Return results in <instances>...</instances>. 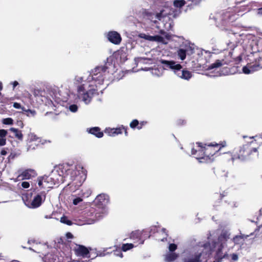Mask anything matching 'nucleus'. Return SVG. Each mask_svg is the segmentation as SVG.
Instances as JSON below:
<instances>
[{
	"label": "nucleus",
	"mask_w": 262,
	"mask_h": 262,
	"mask_svg": "<svg viewBox=\"0 0 262 262\" xmlns=\"http://www.w3.org/2000/svg\"><path fill=\"white\" fill-rule=\"evenodd\" d=\"M85 179L86 173L82 167L64 164L55 167L49 176L38 177L36 182L40 189H45L62 183L65 181H71L73 185L79 186Z\"/></svg>",
	"instance_id": "f257e3e1"
},
{
	"label": "nucleus",
	"mask_w": 262,
	"mask_h": 262,
	"mask_svg": "<svg viewBox=\"0 0 262 262\" xmlns=\"http://www.w3.org/2000/svg\"><path fill=\"white\" fill-rule=\"evenodd\" d=\"M111 60L107 58L104 66H97L92 70L87 77L88 82H94L96 86L102 84L109 75L110 69L114 67Z\"/></svg>",
	"instance_id": "f03ea898"
},
{
	"label": "nucleus",
	"mask_w": 262,
	"mask_h": 262,
	"mask_svg": "<svg viewBox=\"0 0 262 262\" xmlns=\"http://www.w3.org/2000/svg\"><path fill=\"white\" fill-rule=\"evenodd\" d=\"M237 36H240V35L235 33L231 34L230 36V40L227 42L228 49H230V51L229 52L228 55V56H229V58H226L222 60H216L214 63L209 66L208 69L212 70L215 69L216 70L224 65L229 64L232 61L231 59L232 58V53L231 51H233L237 46Z\"/></svg>",
	"instance_id": "7ed1b4c3"
},
{
	"label": "nucleus",
	"mask_w": 262,
	"mask_h": 262,
	"mask_svg": "<svg viewBox=\"0 0 262 262\" xmlns=\"http://www.w3.org/2000/svg\"><path fill=\"white\" fill-rule=\"evenodd\" d=\"M198 247L200 249L195 252L188 253L183 259V262H202L201 257L204 254H210L211 251V247L209 242L205 243H199Z\"/></svg>",
	"instance_id": "20e7f679"
},
{
	"label": "nucleus",
	"mask_w": 262,
	"mask_h": 262,
	"mask_svg": "<svg viewBox=\"0 0 262 262\" xmlns=\"http://www.w3.org/2000/svg\"><path fill=\"white\" fill-rule=\"evenodd\" d=\"M97 90L93 87V84H82L77 88L78 99L85 104H89Z\"/></svg>",
	"instance_id": "39448f33"
},
{
	"label": "nucleus",
	"mask_w": 262,
	"mask_h": 262,
	"mask_svg": "<svg viewBox=\"0 0 262 262\" xmlns=\"http://www.w3.org/2000/svg\"><path fill=\"white\" fill-rule=\"evenodd\" d=\"M239 15L242 14H236L233 11H223L216 14L215 16H213V18L217 26H226L236 20Z\"/></svg>",
	"instance_id": "423d86ee"
},
{
	"label": "nucleus",
	"mask_w": 262,
	"mask_h": 262,
	"mask_svg": "<svg viewBox=\"0 0 262 262\" xmlns=\"http://www.w3.org/2000/svg\"><path fill=\"white\" fill-rule=\"evenodd\" d=\"M84 212L85 213L83 215V220H79V222L77 223V225L92 224L105 215L102 214L100 210L97 208H91L89 210H86Z\"/></svg>",
	"instance_id": "0eeeda50"
},
{
	"label": "nucleus",
	"mask_w": 262,
	"mask_h": 262,
	"mask_svg": "<svg viewBox=\"0 0 262 262\" xmlns=\"http://www.w3.org/2000/svg\"><path fill=\"white\" fill-rule=\"evenodd\" d=\"M235 153L237 155V158L242 161L250 158V156L253 154H255V156H258L257 148H251L248 144L243 145L240 149H237Z\"/></svg>",
	"instance_id": "6e6552de"
},
{
	"label": "nucleus",
	"mask_w": 262,
	"mask_h": 262,
	"mask_svg": "<svg viewBox=\"0 0 262 262\" xmlns=\"http://www.w3.org/2000/svg\"><path fill=\"white\" fill-rule=\"evenodd\" d=\"M250 46L253 53H259L258 58L256 59L254 65L257 70L259 68L261 69L262 68V37H259L255 40H253Z\"/></svg>",
	"instance_id": "1a4fd4ad"
},
{
	"label": "nucleus",
	"mask_w": 262,
	"mask_h": 262,
	"mask_svg": "<svg viewBox=\"0 0 262 262\" xmlns=\"http://www.w3.org/2000/svg\"><path fill=\"white\" fill-rule=\"evenodd\" d=\"M196 148H191V154L199 160L200 163H206L210 161V158L206 156L205 152V147H203L202 143L197 142Z\"/></svg>",
	"instance_id": "9d476101"
},
{
	"label": "nucleus",
	"mask_w": 262,
	"mask_h": 262,
	"mask_svg": "<svg viewBox=\"0 0 262 262\" xmlns=\"http://www.w3.org/2000/svg\"><path fill=\"white\" fill-rule=\"evenodd\" d=\"M108 201V196L105 194H100L97 195L94 201L96 208L100 210L102 214L105 215L107 212L106 205Z\"/></svg>",
	"instance_id": "9b49d317"
},
{
	"label": "nucleus",
	"mask_w": 262,
	"mask_h": 262,
	"mask_svg": "<svg viewBox=\"0 0 262 262\" xmlns=\"http://www.w3.org/2000/svg\"><path fill=\"white\" fill-rule=\"evenodd\" d=\"M49 190L42 191L38 193L33 199L31 202L26 204V205L31 208H36L39 207L45 201L46 197L47 192Z\"/></svg>",
	"instance_id": "f8f14e48"
},
{
	"label": "nucleus",
	"mask_w": 262,
	"mask_h": 262,
	"mask_svg": "<svg viewBox=\"0 0 262 262\" xmlns=\"http://www.w3.org/2000/svg\"><path fill=\"white\" fill-rule=\"evenodd\" d=\"M160 62L162 64L164 70H171L174 74L178 73V71L182 69V66L174 60L161 59Z\"/></svg>",
	"instance_id": "ddd939ff"
},
{
	"label": "nucleus",
	"mask_w": 262,
	"mask_h": 262,
	"mask_svg": "<svg viewBox=\"0 0 262 262\" xmlns=\"http://www.w3.org/2000/svg\"><path fill=\"white\" fill-rule=\"evenodd\" d=\"M230 234L229 230L223 229L218 237L217 242L212 241L211 244H210L212 248L211 251L216 247V245L223 244L224 246L226 242L230 238Z\"/></svg>",
	"instance_id": "4468645a"
},
{
	"label": "nucleus",
	"mask_w": 262,
	"mask_h": 262,
	"mask_svg": "<svg viewBox=\"0 0 262 262\" xmlns=\"http://www.w3.org/2000/svg\"><path fill=\"white\" fill-rule=\"evenodd\" d=\"M75 254L77 256H80L82 258H90V254L89 249L83 245H78V247L75 249Z\"/></svg>",
	"instance_id": "2eb2a0df"
},
{
	"label": "nucleus",
	"mask_w": 262,
	"mask_h": 262,
	"mask_svg": "<svg viewBox=\"0 0 262 262\" xmlns=\"http://www.w3.org/2000/svg\"><path fill=\"white\" fill-rule=\"evenodd\" d=\"M108 40L115 45H119L121 41V37L119 33L116 31H110L107 34Z\"/></svg>",
	"instance_id": "dca6fc26"
},
{
	"label": "nucleus",
	"mask_w": 262,
	"mask_h": 262,
	"mask_svg": "<svg viewBox=\"0 0 262 262\" xmlns=\"http://www.w3.org/2000/svg\"><path fill=\"white\" fill-rule=\"evenodd\" d=\"M37 173L34 169H28L19 174L17 179L21 180L30 179L32 177H35Z\"/></svg>",
	"instance_id": "f3484780"
},
{
	"label": "nucleus",
	"mask_w": 262,
	"mask_h": 262,
	"mask_svg": "<svg viewBox=\"0 0 262 262\" xmlns=\"http://www.w3.org/2000/svg\"><path fill=\"white\" fill-rule=\"evenodd\" d=\"M139 36L141 38H143L145 40L150 41H157L159 42H162L164 40L163 37L160 35L151 36L147 35L145 33H141L139 35Z\"/></svg>",
	"instance_id": "a211bd4d"
},
{
	"label": "nucleus",
	"mask_w": 262,
	"mask_h": 262,
	"mask_svg": "<svg viewBox=\"0 0 262 262\" xmlns=\"http://www.w3.org/2000/svg\"><path fill=\"white\" fill-rule=\"evenodd\" d=\"M163 10H161L159 13H154L148 12L147 13V18L154 24H156L158 20H160L164 17L163 15Z\"/></svg>",
	"instance_id": "6ab92c4d"
},
{
	"label": "nucleus",
	"mask_w": 262,
	"mask_h": 262,
	"mask_svg": "<svg viewBox=\"0 0 262 262\" xmlns=\"http://www.w3.org/2000/svg\"><path fill=\"white\" fill-rule=\"evenodd\" d=\"M176 75L184 80H189L192 76V73L189 71L183 69H180L176 74Z\"/></svg>",
	"instance_id": "aec40b11"
},
{
	"label": "nucleus",
	"mask_w": 262,
	"mask_h": 262,
	"mask_svg": "<svg viewBox=\"0 0 262 262\" xmlns=\"http://www.w3.org/2000/svg\"><path fill=\"white\" fill-rule=\"evenodd\" d=\"M216 246H218V248L216 250L214 259L216 262H221L224 258L226 257L227 254H224L222 252V249L224 246L223 244L216 245Z\"/></svg>",
	"instance_id": "412c9836"
},
{
	"label": "nucleus",
	"mask_w": 262,
	"mask_h": 262,
	"mask_svg": "<svg viewBox=\"0 0 262 262\" xmlns=\"http://www.w3.org/2000/svg\"><path fill=\"white\" fill-rule=\"evenodd\" d=\"M42 260L43 262H59L57 256L52 253L45 255Z\"/></svg>",
	"instance_id": "4be33fe9"
},
{
	"label": "nucleus",
	"mask_w": 262,
	"mask_h": 262,
	"mask_svg": "<svg viewBox=\"0 0 262 262\" xmlns=\"http://www.w3.org/2000/svg\"><path fill=\"white\" fill-rule=\"evenodd\" d=\"M179 255L175 252L167 253L164 256V260L166 262H172L177 259Z\"/></svg>",
	"instance_id": "5701e85b"
},
{
	"label": "nucleus",
	"mask_w": 262,
	"mask_h": 262,
	"mask_svg": "<svg viewBox=\"0 0 262 262\" xmlns=\"http://www.w3.org/2000/svg\"><path fill=\"white\" fill-rule=\"evenodd\" d=\"M242 70L244 74H249L253 73L255 71L257 70V69H256L254 64H247L246 66H244Z\"/></svg>",
	"instance_id": "b1692460"
},
{
	"label": "nucleus",
	"mask_w": 262,
	"mask_h": 262,
	"mask_svg": "<svg viewBox=\"0 0 262 262\" xmlns=\"http://www.w3.org/2000/svg\"><path fill=\"white\" fill-rule=\"evenodd\" d=\"M89 133L95 135L96 137L100 138L103 136L102 132L100 131V129L98 127H94L91 128L89 131Z\"/></svg>",
	"instance_id": "393cba45"
},
{
	"label": "nucleus",
	"mask_w": 262,
	"mask_h": 262,
	"mask_svg": "<svg viewBox=\"0 0 262 262\" xmlns=\"http://www.w3.org/2000/svg\"><path fill=\"white\" fill-rule=\"evenodd\" d=\"M27 142H35L36 144H40L41 139L40 138L37 137L34 133H30L28 135Z\"/></svg>",
	"instance_id": "a878e982"
},
{
	"label": "nucleus",
	"mask_w": 262,
	"mask_h": 262,
	"mask_svg": "<svg viewBox=\"0 0 262 262\" xmlns=\"http://www.w3.org/2000/svg\"><path fill=\"white\" fill-rule=\"evenodd\" d=\"M249 235H246L245 234H242L241 235L235 236L231 240L234 243V244H239L244 241L245 239L249 237Z\"/></svg>",
	"instance_id": "bb28decb"
},
{
	"label": "nucleus",
	"mask_w": 262,
	"mask_h": 262,
	"mask_svg": "<svg viewBox=\"0 0 262 262\" xmlns=\"http://www.w3.org/2000/svg\"><path fill=\"white\" fill-rule=\"evenodd\" d=\"M185 49L187 52V54L191 55L194 52L195 46L193 44H191L188 42L185 45Z\"/></svg>",
	"instance_id": "cd10ccee"
},
{
	"label": "nucleus",
	"mask_w": 262,
	"mask_h": 262,
	"mask_svg": "<svg viewBox=\"0 0 262 262\" xmlns=\"http://www.w3.org/2000/svg\"><path fill=\"white\" fill-rule=\"evenodd\" d=\"M10 130L13 132L15 136L18 139L20 140H22L23 138V135L20 130H19L18 129L12 127L10 129Z\"/></svg>",
	"instance_id": "c85d7f7f"
},
{
	"label": "nucleus",
	"mask_w": 262,
	"mask_h": 262,
	"mask_svg": "<svg viewBox=\"0 0 262 262\" xmlns=\"http://www.w3.org/2000/svg\"><path fill=\"white\" fill-rule=\"evenodd\" d=\"M124 129V127H118L116 128H112L110 129V132H108L109 135L112 136H115L118 134H120L122 133V129Z\"/></svg>",
	"instance_id": "c756f323"
},
{
	"label": "nucleus",
	"mask_w": 262,
	"mask_h": 262,
	"mask_svg": "<svg viewBox=\"0 0 262 262\" xmlns=\"http://www.w3.org/2000/svg\"><path fill=\"white\" fill-rule=\"evenodd\" d=\"M178 55L180 58L183 60L186 58V55L187 54V52L185 50V48H180L178 51Z\"/></svg>",
	"instance_id": "7c9ffc66"
},
{
	"label": "nucleus",
	"mask_w": 262,
	"mask_h": 262,
	"mask_svg": "<svg viewBox=\"0 0 262 262\" xmlns=\"http://www.w3.org/2000/svg\"><path fill=\"white\" fill-rule=\"evenodd\" d=\"M22 110L26 113V114L28 117H34L36 114V112L35 110L30 109L26 110L24 107L22 108Z\"/></svg>",
	"instance_id": "2f4dec72"
},
{
	"label": "nucleus",
	"mask_w": 262,
	"mask_h": 262,
	"mask_svg": "<svg viewBox=\"0 0 262 262\" xmlns=\"http://www.w3.org/2000/svg\"><path fill=\"white\" fill-rule=\"evenodd\" d=\"M85 79V77H81V76H76L75 77V81L77 82V83H82L83 82H84V83L83 84H88V86L89 85V84H91V82H88V81L87 80V78L86 79Z\"/></svg>",
	"instance_id": "473e14b6"
},
{
	"label": "nucleus",
	"mask_w": 262,
	"mask_h": 262,
	"mask_svg": "<svg viewBox=\"0 0 262 262\" xmlns=\"http://www.w3.org/2000/svg\"><path fill=\"white\" fill-rule=\"evenodd\" d=\"M185 4V0H175L173 1V6L177 8H181Z\"/></svg>",
	"instance_id": "72a5a7b5"
},
{
	"label": "nucleus",
	"mask_w": 262,
	"mask_h": 262,
	"mask_svg": "<svg viewBox=\"0 0 262 262\" xmlns=\"http://www.w3.org/2000/svg\"><path fill=\"white\" fill-rule=\"evenodd\" d=\"M61 223L66 224L67 225H72L73 224V222L70 220L68 217L66 216H63L60 218Z\"/></svg>",
	"instance_id": "f704fd0d"
},
{
	"label": "nucleus",
	"mask_w": 262,
	"mask_h": 262,
	"mask_svg": "<svg viewBox=\"0 0 262 262\" xmlns=\"http://www.w3.org/2000/svg\"><path fill=\"white\" fill-rule=\"evenodd\" d=\"M40 144H36L35 142H27V150H34L37 146L39 145Z\"/></svg>",
	"instance_id": "c9c22d12"
},
{
	"label": "nucleus",
	"mask_w": 262,
	"mask_h": 262,
	"mask_svg": "<svg viewBox=\"0 0 262 262\" xmlns=\"http://www.w3.org/2000/svg\"><path fill=\"white\" fill-rule=\"evenodd\" d=\"M134 247V245L133 244H124L122 246V250L123 251H127Z\"/></svg>",
	"instance_id": "e433bc0d"
},
{
	"label": "nucleus",
	"mask_w": 262,
	"mask_h": 262,
	"mask_svg": "<svg viewBox=\"0 0 262 262\" xmlns=\"http://www.w3.org/2000/svg\"><path fill=\"white\" fill-rule=\"evenodd\" d=\"M78 106L77 104H70L69 106V110L72 113H76L78 111Z\"/></svg>",
	"instance_id": "4c0bfd02"
},
{
	"label": "nucleus",
	"mask_w": 262,
	"mask_h": 262,
	"mask_svg": "<svg viewBox=\"0 0 262 262\" xmlns=\"http://www.w3.org/2000/svg\"><path fill=\"white\" fill-rule=\"evenodd\" d=\"M2 122L4 124L12 125L13 123V120L11 118H7L4 119L2 121Z\"/></svg>",
	"instance_id": "58836bf2"
},
{
	"label": "nucleus",
	"mask_w": 262,
	"mask_h": 262,
	"mask_svg": "<svg viewBox=\"0 0 262 262\" xmlns=\"http://www.w3.org/2000/svg\"><path fill=\"white\" fill-rule=\"evenodd\" d=\"M114 255L116 256H119L121 258L123 257V254L121 252V250L120 249H116V250L113 251Z\"/></svg>",
	"instance_id": "ea45409f"
},
{
	"label": "nucleus",
	"mask_w": 262,
	"mask_h": 262,
	"mask_svg": "<svg viewBox=\"0 0 262 262\" xmlns=\"http://www.w3.org/2000/svg\"><path fill=\"white\" fill-rule=\"evenodd\" d=\"M177 249V245L175 244H170L168 246V249L170 252H173Z\"/></svg>",
	"instance_id": "a19ab883"
},
{
	"label": "nucleus",
	"mask_w": 262,
	"mask_h": 262,
	"mask_svg": "<svg viewBox=\"0 0 262 262\" xmlns=\"http://www.w3.org/2000/svg\"><path fill=\"white\" fill-rule=\"evenodd\" d=\"M141 236V233L139 231L133 232L131 234L132 238H138Z\"/></svg>",
	"instance_id": "79ce46f5"
},
{
	"label": "nucleus",
	"mask_w": 262,
	"mask_h": 262,
	"mask_svg": "<svg viewBox=\"0 0 262 262\" xmlns=\"http://www.w3.org/2000/svg\"><path fill=\"white\" fill-rule=\"evenodd\" d=\"M138 124H139V121L135 119L130 122V127L132 128H134L136 127H137Z\"/></svg>",
	"instance_id": "37998d69"
},
{
	"label": "nucleus",
	"mask_w": 262,
	"mask_h": 262,
	"mask_svg": "<svg viewBox=\"0 0 262 262\" xmlns=\"http://www.w3.org/2000/svg\"><path fill=\"white\" fill-rule=\"evenodd\" d=\"M82 201V199L80 197H77L73 199V203L75 205H78L79 203Z\"/></svg>",
	"instance_id": "c03bdc74"
},
{
	"label": "nucleus",
	"mask_w": 262,
	"mask_h": 262,
	"mask_svg": "<svg viewBox=\"0 0 262 262\" xmlns=\"http://www.w3.org/2000/svg\"><path fill=\"white\" fill-rule=\"evenodd\" d=\"M105 250L102 251H98L97 252V256L100 257H103L105 256L106 254H109V252L105 253Z\"/></svg>",
	"instance_id": "a18cd8bd"
},
{
	"label": "nucleus",
	"mask_w": 262,
	"mask_h": 262,
	"mask_svg": "<svg viewBox=\"0 0 262 262\" xmlns=\"http://www.w3.org/2000/svg\"><path fill=\"white\" fill-rule=\"evenodd\" d=\"M20 186L23 188H25V189L29 188L30 187V183L28 182L24 181L20 183Z\"/></svg>",
	"instance_id": "49530a36"
},
{
	"label": "nucleus",
	"mask_w": 262,
	"mask_h": 262,
	"mask_svg": "<svg viewBox=\"0 0 262 262\" xmlns=\"http://www.w3.org/2000/svg\"><path fill=\"white\" fill-rule=\"evenodd\" d=\"M7 134V131L5 129H0V138H5Z\"/></svg>",
	"instance_id": "de8ad7c7"
},
{
	"label": "nucleus",
	"mask_w": 262,
	"mask_h": 262,
	"mask_svg": "<svg viewBox=\"0 0 262 262\" xmlns=\"http://www.w3.org/2000/svg\"><path fill=\"white\" fill-rule=\"evenodd\" d=\"M232 260L234 261L237 260L238 259V256L236 253H233L231 255Z\"/></svg>",
	"instance_id": "09e8293b"
},
{
	"label": "nucleus",
	"mask_w": 262,
	"mask_h": 262,
	"mask_svg": "<svg viewBox=\"0 0 262 262\" xmlns=\"http://www.w3.org/2000/svg\"><path fill=\"white\" fill-rule=\"evenodd\" d=\"M13 106L14 108H17V109L21 108L22 110V108L23 107H21L20 103H17V102H14L13 104Z\"/></svg>",
	"instance_id": "8fccbe9b"
},
{
	"label": "nucleus",
	"mask_w": 262,
	"mask_h": 262,
	"mask_svg": "<svg viewBox=\"0 0 262 262\" xmlns=\"http://www.w3.org/2000/svg\"><path fill=\"white\" fill-rule=\"evenodd\" d=\"M6 143V138H0V146H4Z\"/></svg>",
	"instance_id": "3c124183"
},
{
	"label": "nucleus",
	"mask_w": 262,
	"mask_h": 262,
	"mask_svg": "<svg viewBox=\"0 0 262 262\" xmlns=\"http://www.w3.org/2000/svg\"><path fill=\"white\" fill-rule=\"evenodd\" d=\"M189 2H191L194 5H197L200 3L199 0H185V4Z\"/></svg>",
	"instance_id": "603ef678"
},
{
	"label": "nucleus",
	"mask_w": 262,
	"mask_h": 262,
	"mask_svg": "<svg viewBox=\"0 0 262 262\" xmlns=\"http://www.w3.org/2000/svg\"><path fill=\"white\" fill-rule=\"evenodd\" d=\"M161 231L162 232V233H164L165 234V236L166 237L163 238V239H161L162 241H164L165 239L166 240V237L167 236V232H166V229L165 228H162V230Z\"/></svg>",
	"instance_id": "864d4df0"
},
{
	"label": "nucleus",
	"mask_w": 262,
	"mask_h": 262,
	"mask_svg": "<svg viewBox=\"0 0 262 262\" xmlns=\"http://www.w3.org/2000/svg\"><path fill=\"white\" fill-rule=\"evenodd\" d=\"M66 236L68 238H72L73 237V234L70 232H68Z\"/></svg>",
	"instance_id": "5fc2aeb1"
},
{
	"label": "nucleus",
	"mask_w": 262,
	"mask_h": 262,
	"mask_svg": "<svg viewBox=\"0 0 262 262\" xmlns=\"http://www.w3.org/2000/svg\"><path fill=\"white\" fill-rule=\"evenodd\" d=\"M68 94H67V96L64 97V98H58V99L63 102H66L68 100Z\"/></svg>",
	"instance_id": "6e6d98bb"
},
{
	"label": "nucleus",
	"mask_w": 262,
	"mask_h": 262,
	"mask_svg": "<svg viewBox=\"0 0 262 262\" xmlns=\"http://www.w3.org/2000/svg\"><path fill=\"white\" fill-rule=\"evenodd\" d=\"M18 126H20L21 128H23L24 126L23 122L21 121H18L17 123Z\"/></svg>",
	"instance_id": "4d7b16f0"
},
{
	"label": "nucleus",
	"mask_w": 262,
	"mask_h": 262,
	"mask_svg": "<svg viewBox=\"0 0 262 262\" xmlns=\"http://www.w3.org/2000/svg\"><path fill=\"white\" fill-rule=\"evenodd\" d=\"M12 85H13V89H14V88L18 85V82L16 81H14V82H13L12 83Z\"/></svg>",
	"instance_id": "13d9d810"
},
{
	"label": "nucleus",
	"mask_w": 262,
	"mask_h": 262,
	"mask_svg": "<svg viewBox=\"0 0 262 262\" xmlns=\"http://www.w3.org/2000/svg\"><path fill=\"white\" fill-rule=\"evenodd\" d=\"M257 13L259 15H262V7L260 8H259L257 10Z\"/></svg>",
	"instance_id": "bf43d9fd"
},
{
	"label": "nucleus",
	"mask_w": 262,
	"mask_h": 262,
	"mask_svg": "<svg viewBox=\"0 0 262 262\" xmlns=\"http://www.w3.org/2000/svg\"><path fill=\"white\" fill-rule=\"evenodd\" d=\"M7 151L5 150H2L1 154L2 155H6L7 154Z\"/></svg>",
	"instance_id": "052dcab7"
},
{
	"label": "nucleus",
	"mask_w": 262,
	"mask_h": 262,
	"mask_svg": "<svg viewBox=\"0 0 262 262\" xmlns=\"http://www.w3.org/2000/svg\"><path fill=\"white\" fill-rule=\"evenodd\" d=\"M14 157H15V155L12 154H11L10 155V156H9V159H13L14 158Z\"/></svg>",
	"instance_id": "680f3d73"
},
{
	"label": "nucleus",
	"mask_w": 262,
	"mask_h": 262,
	"mask_svg": "<svg viewBox=\"0 0 262 262\" xmlns=\"http://www.w3.org/2000/svg\"><path fill=\"white\" fill-rule=\"evenodd\" d=\"M3 89V85L2 83L0 82V91H1Z\"/></svg>",
	"instance_id": "e2e57ef3"
},
{
	"label": "nucleus",
	"mask_w": 262,
	"mask_h": 262,
	"mask_svg": "<svg viewBox=\"0 0 262 262\" xmlns=\"http://www.w3.org/2000/svg\"><path fill=\"white\" fill-rule=\"evenodd\" d=\"M82 262H91V260H85V261H82Z\"/></svg>",
	"instance_id": "0e129e2a"
},
{
	"label": "nucleus",
	"mask_w": 262,
	"mask_h": 262,
	"mask_svg": "<svg viewBox=\"0 0 262 262\" xmlns=\"http://www.w3.org/2000/svg\"><path fill=\"white\" fill-rule=\"evenodd\" d=\"M137 128H138V129H140L142 128V127L141 126H138Z\"/></svg>",
	"instance_id": "69168bd1"
},
{
	"label": "nucleus",
	"mask_w": 262,
	"mask_h": 262,
	"mask_svg": "<svg viewBox=\"0 0 262 262\" xmlns=\"http://www.w3.org/2000/svg\"><path fill=\"white\" fill-rule=\"evenodd\" d=\"M125 134L126 136L127 135V132H126V130H125Z\"/></svg>",
	"instance_id": "338daca9"
},
{
	"label": "nucleus",
	"mask_w": 262,
	"mask_h": 262,
	"mask_svg": "<svg viewBox=\"0 0 262 262\" xmlns=\"http://www.w3.org/2000/svg\"><path fill=\"white\" fill-rule=\"evenodd\" d=\"M260 137L262 139V134L260 135Z\"/></svg>",
	"instance_id": "774afa93"
}]
</instances>
